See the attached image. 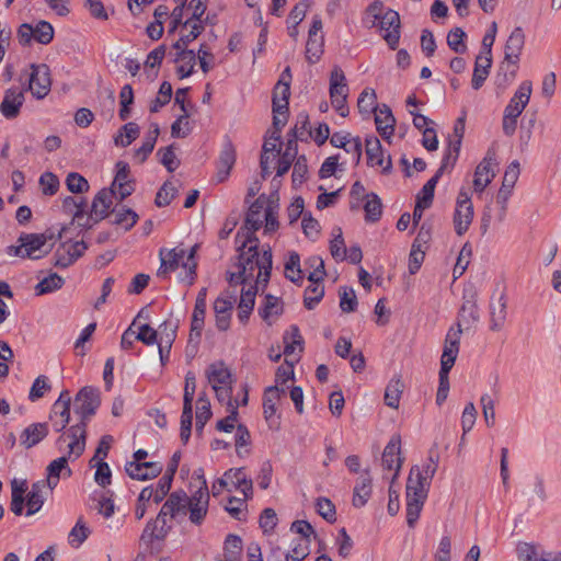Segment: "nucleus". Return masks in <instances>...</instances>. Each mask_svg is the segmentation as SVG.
Masks as SVG:
<instances>
[{"mask_svg": "<svg viewBox=\"0 0 561 561\" xmlns=\"http://www.w3.org/2000/svg\"><path fill=\"white\" fill-rule=\"evenodd\" d=\"M239 257L236 264L237 271L228 272V282L230 285L251 284L255 283L256 288L260 285L266 286L272 271V251L271 249L264 250L262 254L259 253V242L248 243L245 248L242 247V241H239Z\"/></svg>", "mask_w": 561, "mask_h": 561, "instance_id": "nucleus-1", "label": "nucleus"}, {"mask_svg": "<svg viewBox=\"0 0 561 561\" xmlns=\"http://www.w3.org/2000/svg\"><path fill=\"white\" fill-rule=\"evenodd\" d=\"M100 405V400L93 388H81L76 394L72 407L76 414L81 416L79 424L72 425L67 433L60 435L56 442L58 449L66 444L69 455L76 458L82 455L85 448L87 419L92 416Z\"/></svg>", "mask_w": 561, "mask_h": 561, "instance_id": "nucleus-2", "label": "nucleus"}, {"mask_svg": "<svg viewBox=\"0 0 561 561\" xmlns=\"http://www.w3.org/2000/svg\"><path fill=\"white\" fill-rule=\"evenodd\" d=\"M438 456L430 453L427 462L420 468L413 466L407 481V524L414 528L427 499L431 481L438 468Z\"/></svg>", "mask_w": 561, "mask_h": 561, "instance_id": "nucleus-3", "label": "nucleus"}, {"mask_svg": "<svg viewBox=\"0 0 561 561\" xmlns=\"http://www.w3.org/2000/svg\"><path fill=\"white\" fill-rule=\"evenodd\" d=\"M197 248L198 244L193 245L188 250L184 249L182 245L175 247L171 250H160L159 255L161 265L158 270V276H165L169 272L181 266L187 271V282L192 285L196 276L197 263L195 261V254Z\"/></svg>", "mask_w": 561, "mask_h": 561, "instance_id": "nucleus-4", "label": "nucleus"}, {"mask_svg": "<svg viewBox=\"0 0 561 561\" xmlns=\"http://www.w3.org/2000/svg\"><path fill=\"white\" fill-rule=\"evenodd\" d=\"M266 202L259 197L249 208L244 225L240 228L236 236L237 242L242 241V247L245 248L248 243L259 242L255 231L262 226L264 219V210L266 209Z\"/></svg>", "mask_w": 561, "mask_h": 561, "instance_id": "nucleus-5", "label": "nucleus"}, {"mask_svg": "<svg viewBox=\"0 0 561 561\" xmlns=\"http://www.w3.org/2000/svg\"><path fill=\"white\" fill-rule=\"evenodd\" d=\"M462 332L463 329H455V327H450L447 331L440 357L439 386H447L448 383V373L459 354Z\"/></svg>", "mask_w": 561, "mask_h": 561, "instance_id": "nucleus-6", "label": "nucleus"}, {"mask_svg": "<svg viewBox=\"0 0 561 561\" xmlns=\"http://www.w3.org/2000/svg\"><path fill=\"white\" fill-rule=\"evenodd\" d=\"M46 241L47 239L44 234H24L19 238V245H11L9 248V253L20 257L37 260L50 251V248L46 247Z\"/></svg>", "mask_w": 561, "mask_h": 561, "instance_id": "nucleus-7", "label": "nucleus"}, {"mask_svg": "<svg viewBox=\"0 0 561 561\" xmlns=\"http://www.w3.org/2000/svg\"><path fill=\"white\" fill-rule=\"evenodd\" d=\"M480 320L478 307V291L474 287H469L463 290L462 304L458 312V318L455 329H470L476 325Z\"/></svg>", "mask_w": 561, "mask_h": 561, "instance_id": "nucleus-8", "label": "nucleus"}, {"mask_svg": "<svg viewBox=\"0 0 561 561\" xmlns=\"http://www.w3.org/2000/svg\"><path fill=\"white\" fill-rule=\"evenodd\" d=\"M473 205L467 191L461 190L457 197L454 214L455 231L458 236L466 233L473 220Z\"/></svg>", "mask_w": 561, "mask_h": 561, "instance_id": "nucleus-9", "label": "nucleus"}, {"mask_svg": "<svg viewBox=\"0 0 561 561\" xmlns=\"http://www.w3.org/2000/svg\"><path fill=\"white\" fill-rule=\"evenodd\" d=\"M377 22L382 38L391 49H396L400 39L399 13L393 10H388Z\"/></svg>", "mask_w": 561, "mask_h": 561, "instance_id": "nucleus-10", "label": "nucleus"}, {"mask_svg": "<svg viewBox=\"0 0 561 561\" xmlns=\"http://www.w3.org/2000/svg\"><path fill=\"white\" fill-rule=\"evenodd\" d=\"M28 89L36 99L45 98L50 91V71L47 65H32Z\"/></svg>", "mask_w": 561, "mask_h": 561, "instance_id": "nucleus-11", "label": "nucleus"}, {"mask_svg": "<svg viewBox=\"0 0 561 561\" xmlns=\"http://www.w3.org/2000/svg\"><path fill=\"white\" fill-rule=\"evenodd\" d=\"M507 319V298L504 293L493 294L489 304V329L500 332L504 329Z\"/></svg>", "mask_w": 561, "mask_h": 561, "instance_id": "nucleus-12", "label": "nucleus"}, {"mask_svg": "<svg viewBox=\"0 0 561 561\" xmlns=\"http://www.w3.org/2000/svg\"><path fill=\"white\" fill-rule=\"evenodd\" d=\"M519 176V164L518 162H512L503 176L502 186L497 193V202L501 204V210L497 215L499 222H503L506 216V204L511 196L512 188L514 187Z\"/></svg>", "mask_w": 561, "mask_h": 561, "instance_id": "nucleus-13", "label": "nucleus"}, {"mask_svg": "<svg viewBox=\"0 0 561 561\" xmlns=\"http://www.w3.org/2000/svg\"><path fill=\"white\" fill-rule=\"evenodd\" d=\"M85 250L87 244L83 241L64 242L55 251L54 265L61 268L68 267L79 259Z\"/></svg>", "mask_w": 561, "mask_h": 561, "instance_id": "nucleus-14", "label": "nucleus"}, {"mask_svg": "<svg viewBox=\"0 0 561 561\" xmlns=\"http://www.w3.org/2000/svg\"><path fill=\"white\" fill-rule=\"evenodd\" d=\"M495 153L488 151L483 160L477 165L473 179V188L481 193L492 182L495 176Z\"/></svg>", "mask_w": 561, "mask_h": 561, "instance_id": "nucleus-15", "label": "nucleus"}, {"mask_svg": "<svg viewBox=\"0 0 561 561\" xmlns=\"http://www.w3.org/2000/svg\"><path fill=\"white\" fill-rule=\"evenodd\" d=\"M401 438L393 435L382 453V467L385 470H396L392 481L398 477L403 459L400 457Z\"/></svg>", "mask_w": 561, "mask_h": 561, "instance_id": "nucleus-16", "label": "nucleus"}, {"mask_svg": "<svg viewBox=\"0 0 561 561\" xmlns=\"http://www.w3.org/2000/svg\"><path fill=\"white\" fill-rule=\"evenodd\" d=\"M127 476L133 480L146 481L158 477L162 471L160 462H136L127 461L125 465Z\"/></svg>", "mask_w": 561, "mask_h": 561, "instance_id": "nucleus-17", "label": "nucleus"}, {"mask_svg": "<svg viewBox=\"0 0 561 561\" xmlns=\"http://www.w3.org/2000/svg\"><path fill=\"white\" fill-rule=\"evenodd\" d=\"M87 204L82 198L67 196L62 199V210L72 217V220L80 227L90 228L91 218L87 217Z\"/></svg>", "mask_w": 561, "mask_h": 561, "instance_id": "nucleus-18", "label": "nucleus"}, {"mask_svg": "<svg viewBox=\"0 0 561 561\" xmlns=\"http://www.w3.org/2000/svg\"><path fill=\"white\" fill-rule=\"evenodd\" d=\"M113 190H101L94 197L90 214H87V217L91 218V226L94 222H98L104 219L108 215V209L113 204Z\"/></svg>", "mask_w": 561, "mask_h": 561, "instance_id": "nucleus-19", "label": "nucleus"}, {"mask_svg": "<svg viewBox=\"0 0 561 561\" xmlns=\"http://www.w3.org/2000/svg\"><path fill=\"white\" fill-rule=\"evenodd\" d=\"M285 359L297 362L304 350V339L297 325H291L283 336Z\"/></svg>", "mask_w": 561, "mask_h": 561, "instance_id": "nucleus-20", "label": "nucleus"}, {"mask_svg": "<svg viewBox=\"0 0 561 561\" xmlns=\"http://www.w3.org/2000/svg\"><path fill=\"white\" fill-rule=\"evenodd\" d=\"M187 502V494L184 491H175L169 495L163 503L158 519L167 522V517L174 518L179 513L185 514V503Z\"/></svg>", "mask_w": 561, "mask_h": 561, "instance_id": "nucleus-21", "label": "nucleus"}, {"mask_svg": "<svg viewBox=\"0 0 561 561\" xmlns=\"http://www.w3.org/2000/svg\"><path fill=\"white\" fill-rule=\"evenodd\" d=\"M367 163L370 167H380L383 172H388L391 168L390 158L383 157L381 144L377 137H369L365 140Z\"/></svg>", "mask_w": 561, "mask_h": 561, "instance_id": "nucleus-22", "label": "nucleus"}, {"mask_svg": "<svg viewBox=\"0 0 561 561\" xmlns=\"http://www.w3.org/2000/svg\"><path fill=\"white\" fill-rule=\"evenodd\" d=\"M24 103L23 91L11 88L4 93V98L0 104V112L7 118H14L19 115L20 108Z\"/></svg>", "mask_w": 561, "mask_h": 561, "instance_id": "nucleus-23", "label": "nucleus"}, {"mask_svg": "<svg viewBox=\"0 0 561 561\" xmlns=\"http://www.w3.org/2000/svg\"><path fill=\"white\" fill-rule=\"evenodd\" d=\"M216 328L219 331H227L230 328L231 311L233 301L231 298L218 297L213 305Z\"/></svg>", "mask_w": 561, "mask_h": 561, "instance_id": "nucleus-24", "label": "nucleus"}, {"mask_svg": "<svg viewBox=\"0 0 561 561\" xmlns=\"http://www.w3.org/2000/svg\"><path fill=\"white\" fill-rule=\"evenodd\" d=\"M236 163V148L228 141L225 144L217 163L216 180L218 183L225 182L230 175Z\"/></svg>", "mask_w": 561, "mask_h": 561, "instance_id": "nucleus-25", "label": "nucleus"}, {"mask_svg": "<svg viewBox=\"0 0 561 561\" xmlns=\"http://www.w3.org/2000/svg\"><path fill=\"white\" fill-rule=\"evenodd\" d=\"M171 526L164 520H159L158 516L154 519L147 522L140 541L146 546L151 545L154 540H163L169 534Z\"/></svg>", "mask_w": 561, "mask_h": 561, "instance_id": "nucleus-26", "label": "nucleus"}, {"mask_svg": "<svg viewBox=\"0 0 561 561\" xmlns=\"http://www.w3.org/2000/svg\"><path fill=\"white\" fill-rule=\"evenodd\" d=\"M44 480L32 484L31 491L26 495V516L34 515L42 508L46 495L50 492Z\"/></svg>", "mask_w": 561, "mask_h": 561, "instance_id": "nucleus-27", "label": "nucleus"}, {"mask_svg": "<svg viewBox=\"0 0 561 561\" xmlns=\"http://www.w3.org/2000/svg\"><path fill=\"white\" fill-rule=\"evenodd\" d=\"M117 172L110 190L114 193L118 192L119 199L123 201L134 192V186L128 180L129 167L126 162L119 161L116 163Z\"/></svg>", "mask_w": 561, "mask_h": 561, "instance_id": "nucleus-28", "label": "nucleus"}, {"mask_svg": "<svg viewBox=\"0 0 561 561\" xmlns=\"http://www.w3.org/2000/svg\"><path fill=\"white\" fill-rule=\"evenodd\" d=\"M49 433L47 423H32L20 435V443L26 449L39 444Z\"/></svg>", "mask_w": 561, "mask_h": 561, "instance_id": "nucleus-29", "label": "nucleus"}, {"mask_svg": "<svg viewBox=\"0 0 561 561\" xmlns=\"http://www.w3.org/2000/svg\"><path fill=\"white\" fill-rule=\"evenodd\" d=\"M525 45V34L522 27L517 26L508 36L505 49L504 59L507 61L518 62L519 56Z\"/></svg>", "mask_w": 561, "mask_h": 561, "instance_id": "nucleus-30", "label": "nucleus"}, {"mask_svg": "<svg viewBox=\"0 0 561 561\" xmlns=\"http://www.w3.org/2000/svg\"><path fill=\"white\" fill-rule=\"evenodd\" d=\"M210 386L231 385L233 382L230 368L221 360L210 364L205 370Z\"/></svg>", "mask_w": 561, "mask_h": 561, "instance_id": "nucleus-31", "label": "nucleus"}, {"mask_svg": "<svg viewBox=\"0 0 561 561\" xmlns=\"http://www.w3.org/2000/svg\"><path fill=\"white\" fill-rule=\"evenodd\" d=\"M206 297L207 288L203 287L197 294L191 323V335L195 333L197 337L201 336L202 330L204 328L206 314Z\"/></svg>", "mask_w": 561, "mask_h": 561, "instance_id": "nucleus-32", "label": "nucleus"}, {"mask_svg": "<svg viewBox=\"0 0 561 561\" xmlns=\"http://www.w3.org/2000/svg\"><path fill=\"white\" fill-rule=\"evenodd\" d=\"M64 447H66L69 450V448L67 447L66 444L62 445V448ZM72 455L68 454V456L59 457V458L53 460L48 465L47 479L44 481H45V483H47L46 485H48L49 491H53V489L58 484V481L60 479V474H61L62 470H66L68 476H71V469L68 467V459ZM73 458L76 459L75 456H73Z\"/></svg>", "mask_w": 561, "mask_h": 561, "instance_id": "nucleus-33", "label": "nucleus"}, {"mask_svg": "<svg viewBox=\"0 0 561 561\" xmlns=\"http://www.w3.org/2000/svg\"><path fill=\"white\" fill-rule=\"evenodd\" d=\"M492 66V54L486 55V53L482 51L476 59L474 69L471 80V85L474 90H479L484 81L486 80L490 68Z\"/></svg>", "mask_w": 561, "mask_h": 561, "instance_id": "nucleus-34", "label": "nucleus"}, {"mask_svg": "<svg viewBox=\"0 0 561 561\" xmlns=\"http://www.w3.org/2000/svg\"><path fill=\"white\" fill-rule=\"evenodd\" d=\"M375 123L377 130L383 138H390L393 135L396 118L386 104L375 112Z\"/></svg>", "mask_w": 561, "mask_h": 561, "instance_id": "nucleus-35", "label": "nucleus"}, {"mask_svg": "<svg viewBox=\"0 0 561 561\" xmlns=\"http://www.w3.org/2000/svg\"><path fill=\"white\" fill-rule=\"evenodd\" d=\"M371 495V478L369 470L365 469L363 474L358 478L353 493V505L355 507H363Z\"/></svg>", "mask_w": 561, "mask_h": 561, "instance_id": "nucleus-36", "label": "nucleus"}, {"mask_svg": "<svg viewBox=\"0 0 561 561\" xmlns=\"http://www.w3.org/2000/svg\"><path fill=\"white\" fill-rule=\"evenodd\" d=\"M285 76H289V69L287 68L282 79L276 83L273 92V112L288 111V100L290 95L289 82L284 81Z\"/></svg>", "mask_w": 561, "mask_h": 561, "instance_id": "nucleus-37", "label": "nucleus"}, {"mask_svg": "<svg viewBox=\"0 0 561 561\" xmlns=\"http://www.w3.org/2000/svg\"><path fill=\"white\" fill-rule=\"evenodd\" d=\"M463 135L465 117H459L454 125L453 135L449 136L448 152L444 157L443 161L448 163L450 159L453 160V162L457 160Z\"/></svg>", "mask_w": 561, "mask_h": 561, "instance_id": "nucleus-38", "label": "nucleus"}, {"mask_svg": "<svg viewBox=\"0 0 561 561\" xmlns=\"http://www.w3.org/2000/svg\"><path fill=\"white\" fill-rule=\"evenodd\" d=\"M284 305L279 298L266 295L265 302L262 309H260V314L262 319L268 324L272 325L276 319L283 313Z\"/></svg>", "mask_w": 561, "mask_h": 561, "instance_id": "nucleus-39", "label": "nucleus"}, {"mask_svg": "<svg viewBox=\"0 0 561 561\" xmlns=\"http://www.w3.org/2000/svg\"><path fill=\"white\" fill-rule=\"evenodd\" d=\"M531 91L533 84L530 81L522 82L507 105L520 115L530 100Z\"/></svg>", "mask_w": 561, "mask_h": 561, "instance_id": "nucleus-40", "label": "nucleus"}, {"mask_svg": "<svg viewBox=\"0 0 561 561\" xmlns=\"http://www.w3.org/2000/svg\"><path fill=\"white\" fill-rule=\"evenodd\" d=\"M158 332V347L160 359L163 360V351L170 352L172 343L175 339L176 325L170 321L160 324Z\"/></svg>", "mask_w": 561, "mask_h": 561, "instance_id": "nucleus-41", "label": "nucleus"}, {"mask_svg": "<svg viewBox=\"0 0 561 561\" xmlns=\"http://www.w3.org/2000/svg\"><path fill=\"white\" fill-rule=\"evenodd\" d=\"M518 62L503 59L495 76V84L499 89L505 90L516 78Z\"/></svg>", "mask_w": 561, "mask_h": 561, "instance_id": "nucleus-42", "label": "nucleus"}, {"mask_svg": "<svg viewBox=\"0 0 561 561\" xmlns=\"http://www.w3.org/2000/svg\"><path fill=\"white\" fill-rule=\"evenodd\" d=\"M27 490L26 481H18L16 479H13L11 482V504L10 510L11 512L20 516L23 513L24 508V494Z\"/></svg>", "mask_w": 561, "mask_h": 561, "instance_id": "nucleus-43", "label": "nucleus"}, {"mask_svg": "<svg viewBox=\"0 0 561 561\" xmlns=\"http://www.w3.org/2000/svg\"><path fill=\"white\" fill-rule=\"evenodd\" d=\"M287 388H266L263 396V409L266 419L272 417L276 412V405L286 398Z\"/></svg>", "mask_w": 561, "mask_h": 561, "instance_id": "nucleus-44", "label": "nucleus"}, {"mask_svg": "<svg viewBox=\"0 0 561 561\" xmlns=\"http://www.w3.org/2000/svg\"><path fill=\"white\" fill-rule=\"evenodd\" d=\"M348 88L343 70L335 66L330 76V99L347 96Z\"/></svg>", "mask_w": 561, "mask_h": 561, "instance_id": "nucleus-45", "label": "nucleus"}, {"mask_svg": "<svg viewBox=\"0 0 561 561\" xmlns=\"http://www.w3.org/2000/svg\"><path fill=\"white\" fill-rule=\"evenodd\" d=\"M256 290V287L250 286L248 289H243L241 293V298L238 306V318L242 323L248 322L249 317L253 310Z\"/></svg>", "mask_w": 561, "mask_h": 561, "instance_id": "nucleus-46", "label": "nucleus"}, {"mask_svg": "<svg viewBox=\"0 0 561 561\" xmlns=\"http://www.w3.org/2000/svg\"><path fill=\"white\" fill-rule=\"evenodd\" d=\"M174 62L178 64L176 73L181 79L191 76L196 64V55L194 50L176 53Z\"/></svg>", "mask_w": 561, "mask_h": 561, "instance_id": "nucleus-47", "label": "nucleus"}, {"mask_svg": "<svg viewBox=\"0 0 561 561\" xmlns=\"http://www.w3.org/2000/svg\"><path fill=\"white\" fill-rule=\"evenodd\" d=\"M159 131V125L156 123L151 124L150 130L148 131L141 147L135 152V159H137L139 163L145 162L148 156L152 152Z\"/></svg>", "mask_w": 561, "mask_h": 561, "instance_id": "nucleus-48", "label": "nucleus"}, {"mask_svg": "<svg viewBox=\"0 0 561 561\" xmlns=\"http://www.w3.org/2000/svg\"><path fill=\"white\" fill-rule=\"evenodd\" d=\"M447 164H448L447 162L443 161L440 168L437 170L435 175L432 179H430L424 184L422 191L417 195V202L424 204L425 206H431L432 205V202H433V198H434L435 186H436V184L438 182V179L440 178V175H442V173L444 171V168Z\"/></svg>", "mask_w": 561, "mask_h": 561, "instance_id": "nucleus-49", "label": "nucleus"}, {"mask_svg": "<svg viewBox=\"0 0 561 561\" xmlns=\"http://www.w3.org/2000/svg\"><path fill=\"white\" fill-rule=\"evenodd\" d=\"M285 276L295 284L302 282V271L300 268V256L297 252H290L285 262Z\"/></svg>", "mask_w": 561, "mask_h": 561, "instance_id": "nucleus-50", "label": "nucleus"}, {"mask_svg": "<svg viewBox=\"0 0 561 561\" xmlns=\"http://www.w3.org/2000/svg\"><path fill=\"white\" fill-rule=\"evenodd\" d=\"M321 282L322 280L311 282L305 290L304 305L309 310L313 309L324 295V287Z\"/></svg>", "mask_w": 561, "mask_h": 561, "instance_id": "nucleus-51", "label": "nucleus"}, {"mask_svg": "<svg viewBox=\"0 0 561 561\" xmlns=\"http://www.w3.org/2000/svg\"><path fill=\"white\" fill-rule=\"evenodd\" d=\"M324 36L308 35L306 44V58L310 64H316L320 60L323 54Z\"/></svg>", "mask_w": 561, "mask_h": 561, "instance_id": "nucleus-52", "label": "nucleus"}, {"mask_svg": "<svg viewBox=\"0 0 561 561\" xmlns=\"http://www.w3.org/2000/svg\"><path fill=\"white\" fill-rule=\"evenodd\" d=\"M112 215L114 216L113 222L122 226L125 230L133 228L138 220V215L130 208L113 209Z\"/></svg>", "mask_w": 561, "mask_h": 561, "instance_id": "nucleus-53", "label": "nucleus"}, {"mask_svg": "<svg viewBox=\"0 0 561 561\" xmlns=\"http://www.w3.org/2000/svg\"><path fill=\"white\" fill-rule=\"evenodd\" d=\"M333 239L330 242V252L334 260L343 261L346 259L347 250L342 234V229L335 227L332 230Z\"/></svg>", "mask_w": 561, "mask_h": 561, "instance_id": "nucleus-54", "label": "nucleus"}, {"mask_svg": "<svg viewBox=\"0 0 561 561\" xmlns=\"http://www.w3.org/2000/svg\"><path fill=\"white\" fill-rule=\"evenodd\" d=\"M65 280L61 276L56 273L49 274L47 277H44L36 286L35 293L36 295H45L48 293H53L62 287Z\"/></svg>", "mask_w": 561, "mask_h": 561, "instance_id": "nucleus-55", "label": "nucleus"}, {"mask_svg": "<svg viewBox=\"0 0 561 561\" xmlns=\"http://www.w3.org/2000/svg\"><path fill=\"white\" fill-rule=\"evenodd\" d=\"M138 136H139V126L134 122H129L121 128V130L116 135L114 141L116 145H119L122 147H127L135 139H137Z\"/></svg>", "mask_w": 561, "mask_h": 561, "instance_id": "nucleus-56", "label": "nucleus"}, {"mask_svg": "<svg viewBox=\"0 0 561 561\" xmlns=\"http://www.w3.org/2000/svg\"><path fill=\"white\" fill-rule=\"evenodd\" d=\"M190 513V520L194 525H201L208 512V504L203 501L193 502L187 499L185 503V512Z\"/></svg>", "mask_w": 561, "mask_h": 561, "instance_id": "nucleus-57", "label": "nucleus"}, {"mask_svg": "<svg viewBox=\"0 0 561 561\" xmlns=\"http://www.w3.org/2000/svg\"><path fill=\"white\" fill-rule=\"evenodd\" d=\"M178 194V185L173 181H167L156 195L154 204L158 207L168 206Z\"/></svg>", "mask_w": 561, "mask_h": 561, "instance_id": "nucleus-58", "label": "nucleus"}, {"mask_svg": "<svg viewBox=\"0 0 561 561\" xmlns=\"http://www.w3.org/2000/svg\"><path fill=\"white\" fill-rule=\"evenodd\" d=\"M211 416L210 403L201 393L196 402V431L201 432Z\"/></svg>", "mask_w": 561, "mask_h": 561, "instance_id": "nucleus-59", "label": "nucleus"}, {"mask_svg": "<svg viewBox=\"0 0 561 561\" xmlns=\"http://www.w3.org/2000/svg\"><path fill=\"white\" fill-rule=\"evenodd\" d=\"M357 107L363 114H370L376 112L377 107V95L374 89H365L357 101Z\"/></svg>", "mask_w": 561, "mask_h": 561, "instance_id": "nucleus-60", "label": "nucleus"}, {"mask_svg": "<svg viewBox=\"0 0 561 561\" xmlns=\"http://www.w3.org/2000/svg\"><path fill=\"white\" fill-rule=\"evenodd\" d=\"M226 561H237L242 551V540L237 535H228L225 540Z\"/></svg>", "mask_w": 561, "mask_h": 561, "instance_id": "nucleus-61", "label": "nucleus"}, {"mask_svg": "<svg viewBox=\"0 0 561 561\" xmlns=\"http://www.w3.org/2000/svg\"><path fill=\"white\" fill-rule=\"evenodd\" d=\"M366 197H367V201L364 205L366 220L373 221V222L377 221L380 218L381 213H382L381 201L374 193L368 194Z\"/></svg>", "mask_w": 561, "mask_h": 561, "instance_id": "nucleus-62", "label": "nucleus"}, {"mask_svg": "<svg viewBox=\"0 0 561 561\" xmlns=\"http://www.w3.org/2000/svg\"><path fill=\"white\" fill-rule=\"evenodd\" d=\"M70 402L71 398L67 390L62 391L58 398V400L54 403L51 412H50V420H54V417L60 416H70Z\"/></svg>", "mask_w": 561, "mask_h": 561, "instance_id": "nucleus-63", "label": "nucleus"}, {"mask_svg": "<svg viewBox=\"0 0 561 561\" xmlns=\"http://www.w3.org/2000/svg\"><path fill=\"white\" fill-rule=\"evenodd\" d=\"M172 96V85L164 81L161 83L156 99L150 104V112L157 113L162 106L168 104Z\"/></svg>", "mask_w": 561, "mask_h": 561, "instance_id": "nucleus-64", "label": "nucleus"}]
</instances>
